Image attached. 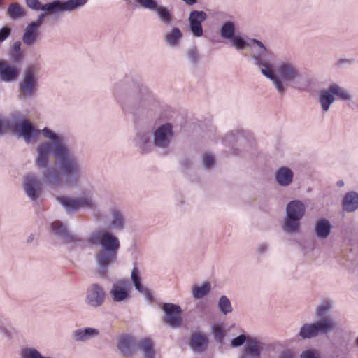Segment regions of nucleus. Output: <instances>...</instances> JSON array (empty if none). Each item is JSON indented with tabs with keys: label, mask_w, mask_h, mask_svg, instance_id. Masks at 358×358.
I'll list each match as a JSON object with an SVG mask.
<instances>
[{
	"label": "nucleus",
	"mask_w": 358,
	"mask_h": 358,
	"mask_svg": "<svg viewBox=\"0 0 358 358\" xmlns=\"http://www.w3.org/2000/svg\"><path fill=\"white\" fill-rule=\"evenodd\" d=\"M13 131L27 143L35 141L41 133L29 121L12 117L10 122ZM41 132L50 142H43L37 148L36 164L45 169L42 174L43 182L50 187H57L62 182L67 186H76L83 174V167L79 157L66 144L62 136L55 134L48 128Z\"/></svg>",
	"instance_id": "1"
},
{
	"label": "nucleus",
	"mask_w": 358,
	"mask_h": 358,
	"mask_svg": "<svg viewBox=\"0 0 358 358\" xmlns=\"http://www.w3.org/2000/svg\"><path fill=\"white\" fill-rule=\"evenodd\" d=\"M87 241L92 245L101 247L95 255V260L99 275L105 278L108 267L117 262V252L120 246V241L109 231L99 229L90 234Z\"/></svg>",
	"instance_id": "2"
},
{
	"label": "nucleus",
	"mask_w": 358,
	"mask_h": 358,
	"mask_svg": "<svg viewBox=\"0 0 358 358\" xmlns=\"http://www.w3.org/2000/svg\"><path fill=\"white\" fill-rule=\"evenodd\" d=\"M56 199L64 207L67 213L85 208L91 210L96 221L101 220L103 217L96 200L90 192H83L80 196L74 198L68 196H58Z\"/></svg>",
	"instance_id": "3"
},
{
	"label": "nucleus",
	"mask_w": 358,
	"mask_h": 358,
	"mask_svg": "<svg viewBox=\"0 0 358 358\" xmlns=\"http://www.w3.org/2000/svg\"><path fill=\"white\" fill-rule=\"evenodd\" d=\"M251 41L257 46L252 56L255 64L259 66L262 73L272 81L278 92L282 93L285 91V86L282 81L275 76L273 64L268 59L272 55L271 52L261 41L257 39H252Z\"/></svg>",
	"instance_id": "4"
},
{
	"label": "nucleus",
	"mask_w": 358,
	"mask_h": 358,
	"mask_svg": "<svg viewBox=\"0 0 358 358\" xmlns=\"http://www.w3.org/2000/svg\"><path fill=\"white\" fill-rule=\"evenodd\" d=\"M87 2V0H55L41 6L38 0H25L27 7L35 10H41L49 14L71 13L83 7Z\"/></svg>",
	"instance_id": "5"
},
{
	"label": "nucleus",
	"mask_w": 358,
	"mask_h": 358,
	"mask_svg": "<svg viewBox=\"0 0 358 358\" xmlns=\"http://www.w3.org/2000/svg\"><path fill=\"white\" fill-rule=\"evenodd\" d=\"M306 206L303 202L294 200L286 207V216L282 223V229L287 234H296L299 231L300 221L305 215Z\"/></svg>",
	"instance_id": "6"
},
{
	"label": "nucleus",
	"mask_w": 358,
	"mask_h": 358,
	"mask_svg": "<svg viewBox=\"0 0 358 358\" xmlns=\"http://www.w3.org/2000/svg\"><path fill=\"white\" fill-rule=\"evenodd\" d=\"M336 326L331 317L318 320L317 322L306 323L300 329L299 336L303 339H309L316 337L319 333H327L332 331Z\"/></svg>",
	"instance_id": "7"
},
{
	"label": "nucleus",
	"mask_w": 358,
	"mask_h": 358,
	"mask_svg": "<svg viewBox=\"0 0 358 358\" xmlns=\"http://www.w3.org/2000/svg\"><path fill=\"white\" fill-rule=\"evenodd\" d=\"M275 76L282 81L285 86V91L279 94L282 95L285 93L289 83H293L300 76L299 69L296 66L289 62H282L276 67Z\"/></svg>",
	"instance_id": "8"
},
{
	"label": "nucleus",
	"mask_w": 358,
	"mask_h": 358,
	"mask_svg": "<svg viewBox=\"0 0 358 358\" xmlns=\"http://www.w3.org/2000/svg\"><path fill=\"white\" fill-rule=\"evenodd\" d=\"M36 73L37 69L34 66H29L25 70L24 78L20 83V97H31L34 94L37 85Z\"/></svg>",
	"instance_id": "9"
},
{
	"label": "nucleus",
	"mask_w": 358,
	"mask_h": 358,
	"mask_svg": "<svg viewBox=\"0 0 358 358\" xmlns=\"http://www.w3.org/2000/svg\"><path fill=\"white\" fill-rule=\"evenodd\" d=\"M106 292L104 289L96 283L90 285L86 292L85 303L93 308L101 307L105 302Z\"/></svg>",
	"instance_id": "10"
},
{
	"label": "nucleus",
	"mask_w": 358,
	"mask_h": 358,
	"mask_svg": "<svg viewBox=\"0 0 358 358\" xmlns=\"http://www.w3.org/2000/svg\"><path fill=\"white\" fill-rule=\"evenodd\" d=\"M173 135L172 127L170 124L159 126L153 134V145L160 149H167Z\"/></svg>",
	"instance_id": "11"
},
{
	"label": "nucleus",
	"mask_w": 358,
	"mask_h": 358,
	"mask_svg": "<svg viewBox=\"0 0 358 358\" xmlns=\"http://www.w3.org/2000/svg\"><path fill=\"white\" fill-rule=\"evenodd\" d=\"M23 188L27 196L32 201L37 200L43 192L41 181L33 174L24 178Z\"/></svg>",
	"instance_id": "12"
},
{
	"label": "nucleus",
	"mask_w": 358,
	"mask_h": 358,
	"mask_svg": "<svg viewBox=\"0 0 358 358\" xmlns=\"http://www.w3.org/2000/svg\"><path fill=\"white\" fill-rule=\"evenodd\" d=\"M51 231L63 243H70L80 241L79 236L71 233L66 226L59 220L52 223Z\"/></svg>",
	"instance_id": "13"
},
{
	"label": "nucleus",
	"mask_w": 358,
	"mask_h": 358,
	"mask_svg": "<svg viewBox=\"0 0 358 358\" xmlns=\"http://www.w3.org/2000/svg\"><path fill=\"white\" fill-rule=\"evenodd\" d=\"M263 345L258 338L249 337L238 358H261Z\"/></svg>",
	"instance_id": "14"
},
{
	"label": "nucleus",
	"mask_w": 358,
	"mask_h": 358,
	"mask_svg": "<svg viewBox=\"0 0 358 358\" xmlns=\"http://www.w3.org/2000/svg\"><path fill=\"white\" fill-rule=\"evenodd\" d=\"M207 18V14L204 11L193 10L189 13L188 18L189 30L195 37L203 36V30L201 23Z\"/></svg>",
	"instance_id": "15"
},
{
	"label": "nucleus",
	"mask_w": 358,
	"mask_h": 358,
	"mask_svg": "<svg viewBox=\"0 0 358 358\" xmlns=\"http://www.w3.org/2000/svg\"><path fill=\"white\" fill-rule=\"evenodd\" d=\"M136 344L137 342L134 337L129 335H122L118 338L117 348L124 357L129 358L135 355Z\"/></svg>",
	"instance_id": "16"
},
{
	"label": "nucleus",
	"mask_w": 358,
	"mask_h": 358,
	"mask_svg": "<svg viewBox=\"0 0 358 358\" xmlns=\"http://www.w3.org/2000/svg\"><path fill=\"white\" fill-rule=\"evenodd\" d=\"M166 314L164 321L172 327H178L181 324V308L173 303H164L162 307Z\"/></svg>",
	"instance_id": "17"
},
{
	"label": "nucleus",
	"mask_w": 358,
	"mask_h": 358,
	"mask_svg": "<svg viewBox=\"0 0 358 358\" xmlns=\"http://www.w3.org/2000/svg\"><path fill=\"white\" fill-rule=\"evenodd\" d=\"M130 283L127 280H120L113 284L110 291V294L113 300L115 302H121L128 298V289Z\"/></svg>",
	"instance_id": "18"
},
{
	"label": "nucleus",
	"mask_w": 358,
	"mask_h": 358,
	"mask_svg": "<svg viewBox=\"0 0 358 358\" xmlns=\"http://www.w3.org/2000/svg\"><path fill=\"white\" fill-rule=\"evenodd\" d=\"M111 215L110 226L113 229L122 231L125 227V220L122 212L116 206H113L109 209Z\"/></svg>",
	"instance_id": "19"
},
{
	"label": "nucleus",
	"mask_w": 358,
	"mask_h": 358,
	"mask_svg": "<svg viewBox=\"0 0 358 358\" xmlns=\"http://www.w3.org/2000/svg\"><path fill=\"white\" fill-rule=\"evenodd\" d=\"M208 339L207 336L201 333H194L191 336L189 346L196 353L203 352L207 348Z\"/></svg>",
	"instance_id": "20"
},
{
	"label": "nucleus",
	"mask_w": 358,
	"mask_h": 358,
	"mask_svg": "<svg viewBox=\"0 0 358 358\" xmlns=\"http://www.w3.org/2000/svg\"><path fill=\"white\" fill-rule=\"evenodd\" d=\"M294 173L292 171L286 166H282L278 169L275 174L276 182L281 187H287L293 182Z\"/></svg>",
	"instance_id": "21"
},
{
	"label": "nucleus",
	"mask_w": 358,
	"mask_h": 358,
	"mask_svg": "<svg viewBox=\"0 0 358 358\" xmlns=\"http://www.w3.org/2000/svg\"><path fill=\"white\" fill-rule=\"evenodd\" d=\"M331 228L332 226L328 220L319 219L315 223V234L320 239H325L330 235Z\"/></svg>",
	"instance_id": "22"
},
{
	"label": "nucleus",
	"mask_w": 358,
	"mask_h": 358,
	"mask_svg": "<svg viewBox=\"0 0 358 358\" xmlns=\"http://www.w3.org/2000/svg\"><path fill=\"white\" fill-rule=\"evenodd\" d=\"M19 71L5 60H0V77L2 80L12 81L17 78Z\"/></svg>",
	"instance_id": "23"
},
{
	"label": "nucleus",
	"mask_w": 358,
	"mask_h": 358,
	"mask_svg": "<svg viewBox=\"0 0 358 358\" xmlns=\"http://www.w3.org/2000/svg\"><path fill=\"white\" fill-rule=\"evenodd\" d=\"M34 24H28L22 35V41L28 47L34 45L39 40L38 29Z\"/></svg>",
	"instance_id": "24"
},
{
	"label": "nucleus",
	"mask_w": 358,
	"mask_h": 358,
	"mask_svg": "<svg viewBox=\"0 0 358 358\" xmlns=\"http://www.w3.org/2000/svg\"><path fill=\"white\" fill-rule=\"evenodd\" d=\"M99 335V331L97 329L86 327L75 330L73 332V338L77 342H85Z\"/></svg>",
	"instance_id": "25"
},
{
	"label": "nucleus",
	"mask_w": 358,
	"mask_h": 358,
	"mask_svg": "<svg viewBox=\"0 0 358 358\" xmlns=\"http://www.w3.org/2000/svg\"><path fill=\"white\" fill-rule=\"evenodd\" d=\"M343 209L348 213H352L358 209V193L354 191L348 192L343 197Z\"/></svg>",
	"instance_id": "26"
},
{
	"label": "nucleus",
	"mask_w": 358,
	"mask_h": 358,
	"mask_svg": "<svg viewBox=\"0 0 358 358\" xmlns=\"http://www.w3.org/2000/svg\"><path fill=\"white\" fill-rule=\"evenodd\" d=\"M318 101L323 112L326 113L329 110L331 104L335 101V97L329 87L320 91Z\"/></svg>",
	"instance_id": "27"
},
{
	"label": "nucleus",
	"mask_w": 358,
	"mask_h": 358,
	"mask_svg": "<svg viewBox=\"0 0 358 358\" xmlns=\"http://www.w3.org/2000/svg\"><path fill=\"white\" fill-rule=\"evenodd\" d=\"M139 350L144 358H154L155 350L152 341L148 338L141 339L136 344V350Z\"/></svg>",
	"instance_id": "28"
},
{
	"label": "nucleus",
	"mask_w": 358,
	"mask_h": 358,
	"mask_svg": "<svg viewBox=\"0 0 358 358\" xmlns=\"http://www.w3.org/2000/svg\"><path fill=\"white\" fill-rule=\"evenodd\" d=\"M182 37V31L178 27H173L164 36L165 43L170 47H176Z\"/></svg>",
	"instance_id": "29"
},
{
	"label": "nucleus",
	"mask_w": 358,
	"mask_h": 358,
	"mask_svg": "<svg viewBox=\"0 0 358 358\" xmlns=\"http://www.w3.org/2000/svg\"><path fill=\"white\" fill-rule=\"evenodd\" d=\"M7 15L10 19L16 20L27 16V11L19 3L15 2L10 4L7 8Z\"/></svg>",
	"instance_id": "30"
},
{
	"label": "nucleus",
	"mask_w": 358,
	"mask_h": 358,
	"mask_svg": "<svg viewBox=\"0 0 358 358\" xmlns=\"http://www.w3.org/2000/svg\"><path fill=\"white\" fill-rule=\"evenodd\" d=\"M341 259V263L348 269H352L358 265V255H355L352 250L343 252Z\"/></svg>",
	"instance_id": "31"
},
{
	"label": "nucleus",
	"mask_w": 358,
	"mask_h": 358,
	"mask_svg": "<svg viewBox=\"0 0 358 358\" xmlns=\"http://www.w3.org/2000/svg\"><path fill=\"white\" fill-rule=\"evenodd\" d=\"M131 280L136 290L146 296L148 299H151L152 295L150 291L142 286L141 283V277L137 268H134L131 275Z\"/></svg>",
	"instance_id": "32"
},
{
	"label": "nucleus",
	"mask_w": 358,
	"mask_h": 358,
	"mask_svg": "<svg viewBox=\"0 0 358 358\" xmlns=\"http://www.w3.org/2000/svg\"><path fill=\"white\" fill-rule=\"evenodd\" d=\"M160 21L168 26L171 25L174 20V17L172 15L170 10L163 6H159L155 10Z\"/></svg>",
	"instance_id": "33"
},
{
	"label": "nucleus",
	"mask_w": 358,
	"mask_h": 358,
	"mask_svg": "<svg viewBox=\"0 0 358 358\" xmlns=\"http://www.w3.org/2000/svg\"><path fill=\"white\" fill-rule=\"evenodd\" d=\"M137 144L143 152H147L151 150L153 143L150 141V136L148 133L142 132L137 134Z\"/></svg>",
	"instance_id": "34"
},
{
	"label": "nucleus",
	"mask_w": 358,
	"mask_h": 358,
	"mask_svg": "<svg viewBox=\"0 0 358 358\" xmlns=\"http://www.w3.org/2000/svg\"><path fill=\"white\" fill-rule=\"evenodd\" d=\"M333 307V303L329 299H326L320 303V304L315 309V315L319 320L324 319L329 317L327 315L328 312L331 310Z\"/></svg>",
	"instance_id": "35"
},
{
	"label": "nucleus",
	"mask_w": 358,
	"mask_h": 358,
	"mask_svg": "<svg viewBox=\"0 0 358 358\" xmlns=\"http://www.w3.org/2000/svg\"><path fill=\"white\" fill-rule=\"evenodd\" d=\"M331 89V92L333 93L334 96H337L343 101H351L352 99V95L350 94L349 91L346 89L339 86L337 84H332L329 86Z\"/></svg>",
	"instance_id": "36"
},
{
	"label": "nucleus",
	"mask_w": 358,
	"mask_h": 358,
	"mask_svg": "<svg viewBox=\"0 0 358 358\" xmlns=\"http://www.w3.org/2000/svg\"><path fill=\"white\" fill-rule=\"evenodd\" d=\"M210 290L209 282H205L201 286H194L192 287V296L194 299H199L207 295Z\"/></svg>",
	"instance_id": "37"
},
{
	"label": "nucleus",
	"mask_w": 358,
	"mask_h": 358,
	"mask_svg": "<svg viewBox=\"0 0 358 358\" xmlns=\"http://www.w3.org/2000/svg\"><path fill=\"white\" fill-rule=\"evenodd\" d=\"M235 26L231 22H224L220 29V36L223 38L231 39L234 36Z\"/></svg>",
	"instance_id": "38"
},
{
	"label": "nucleus",
	"mask_w": 358,
	"mask_h": 358,
	"mask_svg": "<svg viewBox=\"0 0 358 358\" xmlns=\"http://www.w3.org/2000/svg\"><path fill=\"white\" fill-rule=\"evenodd\" d=\"M218 307L220 311L224 314L227 315L232 312L233 309L231 307L229 299L226 296H222L218 301Z\"/></svg>",
	"instance_id": "39"
},
{
	"label": "nucleus",
	"mask_w": 358,
	"mask_h": 358,
	"mask_svg": "<svg viewBox=\"0 0 358 358\" xmlns=\"http://www.w3.org/2000/svg\"><path fill=\"white\" fill-rule=\"evenodd\" d=\"M138 5L144 9H148L152 11L158 6L157 3L155 0H136Z\"/></svg>",
	"instance_id": "40"
},
{
	"label": "nucleus",
	"mask_w": 358,
	"mask_h": 358,
	"mask_svg": "<svg viewBox=\"0 0 358 358\" xmlns=\"http://www.w3.org/2000/svg\"><path fill=\"white\" fill-rule=\"evenodd\" d=\"M299 358H320V354L317 350L313 348H309L302 351L299 355Z\"/></svg>",
	"instance_id": "41"
},
{
	"label": "nucleus",
	"mask_w": 358,
	"mask_h": 358,
	"mask_svg": "<svg viewBox=\"0 0 358 358\" xmlns=\"http://www.w3.org/2000/svg\"><path fill=\"white\" fill-rule=\"evenodd\" d=\"M187 55L192 64H196L199 61L200 56L196 48L188 49Z\"/></svg>",
	"instance_id": "42"
},
{
	"label": "nucleus",
	"mask_w": 358,
	"mask_h": 358,
	"mask_svg": "<svg viewBox=\"0 0 358 358\" xmlns=\"http://www.w3.org/2000/svg\"><path fill=\"white\" fill-rule=\"evenodd\" d=\"M249 338L244 334H241L238 336L233 338L231 341V346L233 348H237L243 344H245Z\"/></svg>",
	"instance_id": "43"
},
{
	"label": "nucleus",
	"mask_w": 358,
	"mask_h": 358,
	"mask_svg": "<svg viewBox=\"0 0 358 358\" xmlns=\"http://www.w3.org/2000/svg\"><path fill=\"white\" fill-rule=\"evenodd\" d=\"M231 39L232 45L237 49V50H243L247 46L246 41L239 37V36H234Z\"/></svg>",
	"instance_id": "44"
},
{
	"label": "nucleus",
	"mask_w": 358,
	"mask_h": 358,
	"mask_svg": "<svg viewBox=\"0 0 358 358\" xmlns=\"http://www.w3.org/2000/svg\"><path fill=\"white\" fill-rule=\"evenodd\" d=\"M213 329L214 337H215V339L216 340V341H217L219 343H222V340L224 338V334L222 328L221 327H220L219 325H215L213 327Z\"/></svg>",
	"instance_id": "45"
},
{
	"label": "nucleus",
	"mask_w": 358,
	"mask_h": 358,
	"mask_svg": "<svg viewBox=\"0 0 358 358\" xmlns=\"http://www.w3.org/2000/svg\"><path fill=\"white\" fill-rule=\"evenodd\" d=\"M215 160L213 156L205 154L203 157V164L206 169H210L214 165Z\"/></svg>",
	"instance_id": "46"
},
{
	"label": "nucleus",
	"mask_w": 358,
	"mask_h": 358,
	"mask_svg": "<svg viewBox=\"0 0 358 358\" xmlns=\"http://www.w3.org/2000/svg\"><path fill=\"white\" fill-rule=\"evenodd\" d=\"M11 29L9 27H3L0 29V43L4 41L10 34Z\"/></svg>",
	"instance_id": "47"
},
{
	"label": "nucleus",
	"mask_w": 358,
	"mask_h": 358,
	"mask_svg": "<svg viewBox=\"0 0 358 358\" xmlns=\"http://www.w3.org/2000/svg\"><path fill=\"white\" fill-rule=\"evenodd\" d=\"M278 358H295V354L292 350L285 349L279 353Z\"/></svg>",
	"instance_id": "48"
},
{
	"label": "nucleus",
	"mask_w": 358,
	"mask_h": 358,
	"mask_svg": "<svg viewBox=\"0 0 358 358\" xmlns=\"http://www.w3.org/2000/svg\"><path fill=\"white\" fill-rule=\"evenodd\" d=\"M45 16V13L41 14L38 16L37 20L29 23V24H34V27L38 29L40 28V27L41 26V24H43V19H44Z\"/></svg>",
	"instance_id": "49"
},
{
	"label": "nucleus",
	"mask_w": 358,
	"mask_h": 358,
	"mask_svg": "<svg viewBox=\"0 0 358 358\" xmlns=\"http://www.w3.org/2000/svg\"><path fill=\"white\" fill-rule=\"evenodd\" d=\"M9 122L8 121L4 120L1 115H0V134L2 133L6 128L8 126Z\"/></svg>",
	"instance_id": "50"
},
{
	"label": "nucleus",
	"mask_w": 358,
	"mask_h": 358,
	"mask_svg": "<svg viewBox=\"0 0 358 358\" xmlns=\"http://www.w3.org/2000/svg\"><path fill=\"white\" fill-rule=\"evenodd\" d=\"M22 53L20 52H12L11 54V58L15 61V62H20L22 59Z\"/></svg>",
	"instance_id": "51"
},
{
	"label": "nucleus",
	"mask_w": 358,
	"mask_h": 358,
	"mask_svg": "<svg viewBox=\"0 0 358 358\" xmlns=\"http://www.w3.org/2000/svg\"><path fill=\"white\" fill-rule=\"evenodd\" d=\"M20 48H21V42L15 41L13 45V52H21Z\"/></svg>",
	"instance_id": "52"
},
{
	"label": "nucleus",
	"mask_w": 358,
	"mask_h": 358,
	"mask_svg": "<svg viewBox=\"0 0 358 358\" xmlns=\"http://www.w3.org/2000/svg\"><path fill=\"white\" fill-rule=\"evenodd\" d=\"M268 249V245L266 243H262L258 247V251L260 253L265 252Z\"/></svg>",
	"instance_id": "53"
},
{
	"label": "nucleus",
	"mask_w": 358,
	"mask_h": 358,
	"mask_svg": "<svg viewBox=\"0 0 358 358\" xmlns=\"http://www.w3.org/2000/svg\"><path fill=\"white\" fill-rule=\"evenodd\" d=\"M34 234H30V235L28 236L27 239V243H29L32 242V241L34 240Z\"/></svg>",
	"instance_id": "54"
},
{
	"label": "nucleus",
	"mask_w": 358,
	"mask_h": 358,
	"mask_svg": "<svg viewBox=\"0 0 358 358\" xmlns=\"http://www.w3.org/2000/svg\"><path fill=\"white\" fill-rule=\"evenodd\" d=\"M337 185H338V186H339V187H342V186H343V185H344V182H343V181H338V182H337Z\"/></svg>",
	"instance_id": "55"
},
{
	"label": "nucleus",
	"mask_w": 358,
	"mask_h": 358,
	"mask_svg": "<svg viewBox=\"0 0 358 358\" xmlns=\"http://www.w3.org/2000/svg\"><path fill=\"white\" fill-rule=\"evenodd\" d=\"M2 332H3L6 336H8V334L7 331H6L4 328H3V329H2Z\"/></svg>",
	"instance_id": "56"
},
{
	"label": "nucleus",
	"mask_w": 358,
	"mask_h": 358,
	"mask_svg": "<svg viewBox=\"0 0 358 358\" xmlns=\"http://www.w3.org/2000/svg\"><path fill=\"white\" fill-rule=\"evenodd\" d=\"M356 344L358 346V338L356 339Z\"/></svg>",
	"instance_id": "57"
},
{
	"label": "nucleus",
	"mask_w": 358,
	"mask_h": 358,
	"mask_svg": "<svg viewBox=\"0 0 358 358\" xmlns=\"http://www.w3.org/2000/svg\"><path fill=\"white\" fill-rule=\"evenodd\" d=\"M357 235H358V231H357Z\"/></svg>",
	"instance_id": "58"
}]
</instances>
